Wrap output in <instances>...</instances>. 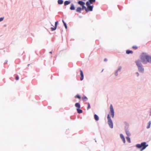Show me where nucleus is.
<instances>
[{"mask_svg":"<svg viewBox=\"0 0 151 151\" xmlns=\"http://www.w3.org/2000/svg\"><path fill=\"white\" fill-rule=\"evenodd\" d=\"M140 58L144 64H147L148 63L151 64V56L146 53H143L140 56Z\"/></svg>","mask_w":151,"mask_h":151,"instance_id":"nucleus-1","label":"nucleus"},{"mask_svg":"<svg viewBox=\"0 0 151 151\" xmlns=\"http://www.w3.org/2000/svg\"><path fill=\"white\" fill-rule=\"evenodd\" d=\"M140 60H138L135 61V63L139 71L141 73L144 72V68Z\"/></svg>","mask_w":151,"mask_h":151,"instance_id":"nucleus-2","label":"nucleus"},{"mask_svg":"<svg viewBox=\"0 0 151 151\" xmlns=\"http://www.w3.org/2000/svg\"><path fill=\"white\" fill-rule=\"evenodd\" d=\"M107 123L109 125V127L111 128H113V122L111 119L109 115L108 114L107 116Z\"/></svg>","mask_w":151,"mask_h":151,"instance_id":"nucleus-3","label":"nucleus"},{"mask_svg":"<svg viewBox=\"0 0 151 151\" xmlns=\"http://www.w3.org/2000/svg\"><path fill=\"white\" fill-rule=\"evenodd\" d=\"M86 4L87 6V12L88 11H93V6H91L88 1L86 2Z\"/></svg>","mask_w":151,"mask_h":151,"instance_id":"nucleus-4","label":"nucleus"},{"mask_svg":"<svg viewBox=\"0 0 151 151\" xmlns=\"http://www.w3.org/2000/svg\"><path fill=\"white\" fill-rule=\"evenodd\" d=\"M110 110L111 115L112 118H114V112L113 109V106L112 104H111L110 106Z\"/></svg>","mask_w":151,"mask_h":151,"instance_id":"nucleus-5","label":"nucleus"},{"mask_svg":"<svg viewBox=\"0 0 151 151\" xmlns=\"http://www.w3.org/2000/svg\"><path fill=\"white\" fill-rule=\"evenodd\" d=\"M146 142H143L141 143V146L142 149L141 150V151H142V150H144L145 149V148L148 146V145H146Z\"/></svg>","mask_w":151,"mask_h":151,"instance_id":"nucleus-6","label":"nucleus"},{"mask_svg":"<svg viewBox=\"0 0 151 151\" xmlns=\"http://www.w3.org/2000/svg\"><path fill=\"white\" fill-rule=\"evenodd\" d=\"M58 21H56L55 22V26L54 27H51V29L52 31H54L56 29L57 27V26L58 24Z\"/></svg>","mask_w":151,"mask_h":151,"instance_id":"nucleus-7","label":"nucleus"},{"mask_svg":"<svg viewBox=\"0 0 151 151\" xmlns=\"http://www.w3.org/2000/svg\"><path fill=\"white\" fill-rule=\"evenodd\" d=\"M120 137L121 138V139L122 140L123 142L124 143H125L126 141H125V138H124V135H123V134H120Z\"/></svg>","mask_w":151,"mask_h":151,"instance_id":"nucleus-8","label":"nucleus"},{"mask_svg":"<svg viewBox=\"0 0 151 151\" xmlns=\"http://www.w3.org/2000/svg\"><path fill=\"white\" fill-rule=\"evenodd\" d=\"M80 75L81 76V77L80 78V80L81 81H82L83 80V77H84L83 73L82 71L81 70H80Z\"/></svg>","mask_w":151,"mask_h":151,"instance_id":"nucleus-9","label":"nucleus"},{"mask_svg":"<svg viewBox=\"0 0 151 151\" xmlns=\"http://www.w3.org/2000/svg\"><path fill=\"white\" fill-rule=\"evenodd\" d=\"M77 3L78 4L80 5L81 6L85 4V3L81 1H78Z\"/></svg>","mask_w":151,"mask_h":151,"instance_id":"nucleus-10","label":"nucleus"},{"mask_svg":"<svg viewBox=\"0 0 151 151\" xmlns=\"http://www.w3.org/2000/svg\"><path fill=\"white\" fill-rule=\"evenodd\" d=\"M70 9L71 10H74L75 9V7L74 5L73 4H71Z\"/></svg>","mask_w":151,"mask_h":151,"instance_id":"nucleus-11","label":"nucleus"},{"mask_svg":"<svg viewBox=\"0 0 151 151\" xmlns=\"http://www.w3.org/2000/svg\"><path fill=\"white\" fill-rule=\"evenodd\" d=\"M94 118L95 120L98 121L99 119L98 116L96 114L94 115Z\"/></svg>","mask_w":151,"mask_h":151,"instance_id":"nucleus-12","label":"nucleus"},{"mask_svg":"<svg viewBox=\"0 0 151 151\" xmlns=\"http://www.w3.org/2000/svg\"><path fill=\"white\" fill-rule=\"evenodd\" d=\"M82 10V9L81 7H78L76 9V11L77 12H79V13H81V11Z\"/></svg>","mask_w":151,"mask_h":151,"instance_id":"nucleus-13","label":"nucleus"},{"mask_svg":"<svg viewBox=\"0 0 151 151\" xmlns=\"http://www.w3.org/2000/svg\"><path fill=\"white\" fill-rule=\"evenodd\" d=\"M70 2L69 1H66L64 2V5L65 6L67 5L70 4Z\"/></svg>","mask_w":151,"mask_h":151,"instance_id":"nucleus-14","label":"nucleus"},{"mask_svg":"<svg viewBox=\"0 0 151 151\" xmlns=\"http://www.w3.org/2000/svg\"><path fill=\"white\" fill-rule=\"evenodd\" d=\"M75 106L76 107L78 108H80L81 107L79 103H76Z\"/></svg>","mask_w":151,"mask_h":151,"instance_id":"nucleus-15","label":"nucleus"},{"mask_svg":"<svg viewBox=\"0 0 151 151\" xmlns=\"http://www.w3.org/2000/svg\"><path fill=\"white\" fill-rule=\"evenodd\" d=\"M125 132L127 135L128 136H130L131 135V133L129 131V130L125 131Z\"/></svg>","mask_w":151,"mask_h":151,"instance_id":"nucleus-16","label":"nucleus"},{"mask_svg":"<svg viewBox=\"0 0 151 151\" xmlns=\"http://www.w3.org/2000/svg\"><path fill=\"white\" fill-rule=\"evenodd\" d=\"M77 112L79 114H81L82 113L83 111L80 109V108H77L76 109Z\"/></svg>","mask_w":151,"mask_h":151,"instance_id":"nucleus-17","label":"nucleus"},{"mask_svg":"<svg viewBox=\"0 0 151 151\" xmlns=\"http://www.w3.org/2000/svg\"><path fill=\"white\" fill-rule=\"evenodd\" d=\"M82 8H81L82 10H83L85 9L86 11L87 12V9L86 7L85 6V5H84L81 6Z\"/></svg>","mask_w":151,"mask_h":151,"instance_id":"nucleus-18","label":"nucleus"},{"mask_svg":"<svg viewBox=\"0 0 151 151\" xmlns=\"http://www.w3.org/2000/svg\"><path fill=\"white\" fill-rule=\"evenodd\" d=\"M63 0H58V4H63Z\"/></svg>","mask_w":151,"mask_h":151,"instance_id":"nucleus-19","label":"nucleus"},{"mask_svg":"<svg viewBox=\"0 0 151 151\" xmlns=\"http://www.w3.org/2000/svg\"><path fill=\"white\" fill-rule=\"evenodd\" d=\"M126 53L127 54H129L130 53L132 54L133 53V52L131 50H128L126 51Z\"/></svg>","mask_w":151,"mask_h":151,"instance_id":"nucleus-20","label":"nucleus"},{"mask_svg":"<svg viewBox=\"0 0 151 151\" xmlns=\"http://www.w3.org/2000/svg\"><path fill=\"white\" fill-rule=\"evenodd\" d=\"M151 124V122L150 121H149L148 123V125L147 127V129H149L150 128Z\"/></svg>","mask_w":151,"mask_h":151,"instance_id":"nucleus-21","label":"nucleus"},{"mask_svg":"<svg viewBox=\"0 0 151 151\" xmlns=\"http://www.w3.org/2000/svg\"><path fill=\"white\" fill-rule=\"evenodd\" d=\"M82 99L84 101H86L88 99L86 96H84L82 97Z\"/></svg>","mask_w":151,"mask_h":151,"instance_id":"nucleus-22","label":"nucleus"},{"mask_svg":"<svg viewBox=\"0 0 151 151\" xmlns=\"http://www.w3.org/2000/svg\"><path fill=\"white\" fill-rule=\"evenodd\" d=\"M88 2L89 4H92L93 3L95 2V0H89Z\"/></svg>","mask_w":151,"mask_h":151,"instance_id":"nucleus-23","label":"nucleus"},{"mask_svg":"<svg viewBox=\"0 0 151 151\" xmlns=\"http://www.w3.org/2000/svg\"><path fill=\"white\" fill-rule=\"evenodd\" d=\"M125 131H126L127 130H129V126L127 125H126L125 127Z\"/></svg>","mask_w":151,"mask_h":151,"instance_id":"nucleus-24","label":"nucleus"},{"mask_svg":"<svg viewBox=\"0 0 151 151\" xmlns=\"http://www.w3.org/2000/svg\"><path fill=\"white\" fill-rule=\"evenodd\" d=\"M122 68V67L121 66H119L118 67V68H117V70L119 72H120L121 71V70Z\"/></svg>","mask_w":151,"mask_h":151,"instance_id":"nucleus-25","label":"nucleus"},{"mask_svg":"<svg viewBox=\"0 0 151 151\" xmlns=\"http://www.w3.org/2000/svg\"><path fill=\"white\" fill-rule=\"evenodd\" d=\"M126 139L127 142H128L129 143L131 142L130 139V137H126Z\"/></svg>","mask_w":151,"mask_h":151,"instance_id":"nucleus-26","label":"nucleus"},{"mask_svg":"<svg viewBox=\"0 0 151 151\" xmlns=\"http://www.w3.org/2000/svg\"><path fill=\"white\" fill-rule=\"evenodd\" d=\"M62 22H63V23L64 25L65 26V29H67V27L66 23L64 22V21L63 20H62Z\"/></svg>","mask_w":151,"mask_h":151,"instance_id":"nucleus-27","label":"nucleus"},{"mask_svg":"<svg viewBox=\"0 0 151 151\" xmlns=\"http://www.w3.org/2000/svg\"><path fill=\"white\" fill-rule=\"evenodd\" d=\"M136 147L138 148H141V144H137L136 145Z\"/></svg>","mask_w":151,"mask_h":151,"instance_id":"nucleus-28","label":"nucleus"},{"mask_svg":"<svg viewBox=\"0 0 151 151\" xmlns=\"http://www.w3.org/2000/svg\"><path fill=\"white\" fill-rule=\"evenodd\" d=\"M118 72L119 71L117 70H116V71H115V73H114V75H115V76H118Z\"/></svg>","mask_w":151,"mask_h":151,"instance_id":"nucleus-29","label":"nucleus"},{"mask_svg":"<svg viewBox=\"0 0 151 151\" xmlns=\"http://www.w3.org/2000/svg\"><path fill=\"white\" fill-rule=\"evenodd\" d=\"M4 18V17H1L0 18V22L3 21Z\"/></svg>","mask_w":151,"mask_h":151,"instance_id":"nucleus-30","label":"nucleus"},{"mask_svg":"<svg viewBox=\"0 0 151 151\" xmlns=\"http://www.w3.org/2000/svg\"><path fill=\"white\" fill-rule=\"evenodd\" d=\"M75 97L78 98L79 99H80L81 98V97L79 95H77L76 96H75Z\"/></svg>","mask_w":151,"mask_h":151,"instance_id":"nucleus-31","label":"nucleus"},{"mask_svg":"<svg viewBox=\"0 0 151 151\" xmlns=\"http://www.w3.org/2000/svg\"><path fill=\"white\" fill-rule=\"evenodd\" d=\"M91 108V106L90 104L89 103H88V107H87V109H88Z\"/></svg>","mask_w":151,"mask_h":151,"instance_id":"nucleus-32","label":"nucleus"},{"mask_svg":"<svg viewBox=\"0 0 151 151\" xmlns=\"http://www.w3.org/2000/svg\"><path fill=\"white\" fill-rule=\"evenodd\" d=\"M135 74L137 77H138L139 76V73L137 72L135 73Z\"/></svg>","mask_w":151,"mask_h":151,"instance_id":"nucleus-33","label":"nucleus"},{"mask_svg":"<svg viewBox=\"0 0 151 151\" xmlns=\"http://www.w3.org/2000/svg\"><path fill=\"white\" fill-rule=\"evenodd\" d=\"M133 49H136L137 48V47L136 46H133L132 47Z\"/></svg>","mask_w":151,"mask_h":151,"instance_id":"nucleus-34","label":"nucleus"},{"mask_svg":"<svg viewBox=\"0 0 151 151\" xmlns=\"http://www.w3.org/2000/svg\"><path fill=\"white\" fill-rule=\"evenodd\" d=\"M19 79V77L18 76H17L16 77V79L17 80H18Z\"/></svg>","mask_w":151,"mask_h":151,"instance_id":"nucleus-35","label":"nucleus"},{"mask_svg":"<svg viewBox=\"0 0 151 151\" xmlns=\"http://www.w3.org/2000/svg\"><path fill=\"white\" fill-rule=\"evenodd\" d=\"M150 116H151V109L150 111Z\"/></svg>","mask_w":151,"mask_h":151,"instance_id":"nucleus-36","label":"nucleus"},{"mask_svg":"<svg viewBox=\"0 0 151 151\" xmlns=\"http://www.w3.org/2000/svg\"><path fill=\"white\" fill-rule=\"evenodd\" d=\"M107 60L106 58H105L104 60V61H106Z\"/></svg>","mask_w":151,"mask_h":151,"instance_id":"nucleus-37","label":"nucleus"},{"mask_svg":"<svg viewBox=\"0 0 151 151\" xmlns=\"http://www.w3.org/2000/svg\"><path fill=\"white\" fill-rule=\"evenodd\" d=\"M7 61H8L7 60H5L4 63H7Z\"/></svg>","mask_w":151,"mask_h":151,"instance_id":"nucleus-38","label":"nucleus"},{"mask_svg":"<svg viewBox=\"0 0 151 151\" xmlns=\"http://www.w3.org/2000/svg\"><path fill=\"white\" fill-rule=\"evenodd\" d=\"M50 53H52V52L51 51H50L49 52Z\"/></svg>","mask_w":151,"mask_h":151,"instance_id":"nucleus-39","label":"nucleus"},{"mask_svg":"<svg viewBox=\"0 0 151 151\" xmlns=\"http://www.w3.org/2000/svg\"><path fill=\"white\" fill-rule=\"evenodd\" d=\"M51 25L52 26H53V25L52 24H51Z\"/></svg>","mask_w":151,"mask_h":151,"instance_id":"nucleus-40","label":"nucleus"},{"mask_svg":"<svg viewBox=\"0 0 151 151\" xmlns=\"http://www.w3.org/2000/svg\"><path fill=\"white\" fill-rule=\"evenodd\" d=\"M29 64H28V66H29Z\"/></svg>","mask_w":151,"mask_h":151,"instance_id":"nucleus-41","label":"nucleus"}]
</instances>
